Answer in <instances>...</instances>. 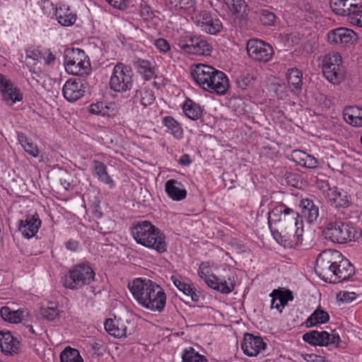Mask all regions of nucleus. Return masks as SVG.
I'll return each instance as SVG.
<instances>
[{"label": "nucleus", "instance_id": "nucleus-1", "mask_svg": "<svg viewBox=\"0 0 362 362\" xmlns=\"http://www.w3.org/2000/svg\"><path fill=\"white\" fill-rule=\"evenodd\" d=\"M315 262L316 273L325 281L341 282L355 273L353 264L337 250H324L317 256Z\"/></svg>", "mask_w": 362, "mask_h": 362}, {"label": "nucleus", "instance_id": "nucleus-2", "mask_svg": "<svg viewBox=\"0 0 362 362\" xmlns=\"http://www.w3.org/2000/svg\"><path fill=\"white\" fill-rule=\"evenodd\" d=\"M190 74L195 83L211 93L224 95L229 88L226 75L211 66L194 64L190 67Z\"/></svg>", "mask_w": 362, "mask_h": 362}, {"label": "nucleus", "instance_id": "nucleus-3", "mask_svg": "<svg viewBox=\"0 0 362 362\" xmlns=\"http://www.w3.org/2000/svg\"><path fill=\"white\" fill-rule=\"evenodd\" d=\"M299 214L282 204L276 206L269 214L268 223L274 238L279 242L288 238L289 230L293 232Z\"/></svg>", "mask_w": 362, "mask_h": 362}, {"label": "nucleus", "instance_id": "nucleus-4", "mask_svg": "<svg viewBox=\"0 0 362 362\" xmlns=\"http://www.w3.org/2000/svg\"><path fill=\"white\" fill-rule=\"evenodd\" d=\"M135 241L146 247L155 250L158 253L167 250L164 233L149 221L134 222L130 227Z\"/></svg>", "mask_w": 362, "mask_h": 362}, {"label": "nucleus", "instance_id": "nucleus-5", "mask_svg": "<svg viewBox=\"0 0 362 362\" xmlns=\"http://www.w3.org/2000/svg\"><path fill=\"white\" fill-rule=\"evenodd\" d=\"M64 58V65L67 73L81 76L90 74V59L83 50L79 48H66Z\"/></svg>", "mask_w": 362, "mask_h": 362}, {"label": "nucleus", "instance_id": "nucleus-6", "mask_svg": "<svg viewBox=\"0 0 362 362\" xmlns=\"http://www.w3.org/2000/svg\"><path fill=\"white\" fill-rule=\"evenodd\" d=\"M94 278L95 272L92 267L87 263H81L75 265L64 275L62 282L65 288L76 290L89 284Z\"/></svg>", "mask_w": 362, "mask_h": 362}, {"label": "nucleus", "instance_id": "nucleus-7", "mask_svg": "<svg viewBox=\"0 0 362 362\" xmlns=\"http://www.w3.org/2000/svg\"><path fill=\"white\" fill-rule=\"evenodd\" d=\"M132 68L122 62L114 66L110 78L109 85L112 90L117 93H125L130 90L134 85Z\"/></svg>", "mask_w": 362, "mask_h": 362}, {"label": "nucleus", "instance_id": "nucleus-8", "mask_svg": "<svg viewBox=\"0 0 362 362\" xmlns=\"http://www.w3.org/2000/svg\"><path fill=\"white\" fill-rule=\"evenodd\" d=\"M177 49L185 54L208 56L212 50L211 45L201 36L187 35L175 42Z\"/></svg>", "mask_w": 362, "mask_h": 362}, {"label": "nucleus", "instance_id": "nucleus-9", "mask_svg": "<svg viewBox=\"0 0 362 362\" xmlns=\"http://www.w3.org/2000/svg\"><path fill=\"white\" fill-rule=\"evenodd\" d=\"M322 72L329 82L334 84L340 83L344 77V71L341 57L339 52H331L324 57Z\"/></svg>", "mask_w": 362, "mask_h": 362}, {"label": "nucleus", "instance_id": "nucleus-10", "mask_svg": "<svg viewBox=\"0 0 362 362\" xmlns=\"http://www.w3.org/2000/svg\"><path fill=\"white\" fill-rule=\"evenodd\" d=\"M248 57L256 62L267 63L274 55L273 47L267 42L259 39H250L246 44Z\"/></svg>", "mask_w": 362, "mask_h": 362}, {"label": "nucleus", "instance_id": "nucleus-11", "mask_svg": "<svg viewBox=\"0 0 362 362\" xmlns=\"http://www.w3.org/2000/svg\"><path fill=\"white\" fill-rule=\"evenodd\" d=\"M303 340L312 345L319 346H328L334 345L339 346L341 341L340 337L338 333L333 331L331 334L327 331L312 330L305 333L303 335Z\"/></svg>", "mask_w": 362, "mask_h": 362}, {"label": "nucleus", "instance_id": "nucleus-12", "mask_svg": "<svg viewBox=\"0 0 362 362\" xmlns=\"http://www.w3.org/2000/svg\"><path fill=\"white\" fill-rule=\"evenodd\" d=\"M152 285L141 306L153 312L162 313L166 304V294L156 282Z\"/></svg>", "mask_w": 362, "mask_h": 362}, {"label": "nucleus", "instance_id": "nucleus-13", "mask_svg": "<svg viewBox=\"0 0 362 362\" xmlns=\"http://www.w3.org/2000/svg\"><path fill=\"white\" fill-rule=\"evenodd\" d=\"M0 93L3 101L10 107L21 102L23 99V95L20 88L1 74H0Z\"/></svg>", "mask_w": 362, "mask_h": 362}, {"label": "nucleus", "instance_id": "nucleus-14", "mask_svg": "<svg viewBox=\"0 0 362 362\" xmlns=\"http://www.w3.org/2000/svg\"><path fill=\"white\" fill-rule=\"evenodd\" d=\"M194 23L202 31L211 35H216L223 30L221 21L212 16L207 11H202L196 15Z\"/></svg>", "mask_w": 362, "mask_h": 362}, {"label": "nucleus", "instance_id": "nucleus-15", "mask_svg": "<svg viewBox=\"0 0 362 362\" xmlns=\"http://www.w3.org/2000/svg\"><path fill=\"white\" fill-rule=\"evenodd\" d=\"M324 233L326 238L330 239L332 242L340 244L350 241L352 238V233L349 226L341 222L327 223L324 230Z\"/></svg>", "mask_w": 362, "mask_h": 362}, {"label": "nucleus", "instance_id": "nucleus-16", "mask_svg": "<svg viewBox=\"0 0 362 362\" xmlns=\"http://www.w3.org/2000/svg\"><path fill=\"white\" fill-rule=\"evenodd\" d=\"M154 281L148 279L136 278L128 284V288L134 298L141 305L144 299L148 294Z\"/></svg>", "mask_w": 362, "mask_h": 362}, {"label": "nucleus", "instance_id": "nucleus-17", "mask_svg": "<svg viewBox=\"0 0 362 362\" xmlns=\"http://www.w3.org/2000/svg\"><path fill=\"white\" fill-rule=\"evenodd\" d=\"M85 84L80 78L69 79L64 83L62 93L69 102H75L85 94Z\"/></svg>", "mask_w": 362, "mask_h": 362}, {"label": "nucleus", "instance_id": "nucleus-18", "mask_svg": "<svg viewBox=\"0 0 362 362\" xmlns=\"http://www.w3.org/2000/svg\"><path fill=\"white\" fill-rule=\"evenodd\" d=\"M267 344L261 337H256L252 334L246 333L244 336L241 347L245 354L249 356H257L264 350Z\"/></svg>", "mask_w": 362, "mask_h": 362}, {"label": "nucleus", "instance_id": "nucleus-19", "mask_svg": "<svg viewBox=\"0 0 362 362\" xmlns=\"http://www.w3.org/2000/svg\"><path fill=\"white\" fill-rule=\"evenodd\" d=\"M129 322L124 321L122 319H107L105 324L106 332L115 337L121 338L132 334L133 327H129Z\"/></svg>", "mask_w": 362, "mask_h": 362}, {"label": "nucleus", "instance_id": "nucleus-20", "mask_svg": "<svg viewBox=\"0 0 362 362\" xmlns=\"http://www.w3.org/2000/svg\"><path fill=\"white\" fill-rule=\"evenodd\" d=\"M327 40L330 44H351L356 40V34L352 30L339 28L328 33Z\"/></svg>", "mask_w": 362, "mask_h": 362}, {"label": "nucleus", "instance_id": "nucleus-21", "mask_svg": "<svg viewBox=\"0 0 362 362\" xmlns=\"http://www.w3.org/2000/svg\"><path fill=\"white\" fill-rule=\"evenodd\" d=\"M40 226L41 220L37 214L28 215L25 219L19 221L18 230L24 237L30 238L37 233Z\"/></svg>", "mask_w": 362, "mask_h": 362}, {"label": "nucleus", "instance_id": "nucleus-22", "mask_svg": "<svg viewBox=\"0 0 362 362\" xmlns=\"http://www.w3.org/2000/svg\"><path fill=\"white\" fill-rule=\"evenodd\" d=\"M301 218L309 224H314L319 217V206L313 199H303L300 203Z\"/></svg>", "mask_w": 362, "mask_h": 362}, {"label": "nucleus", "instance_id": "nucleus-23", "mask_svg": "<svg viewBox=\"0 0 362 362\" xmlns=\"http://www.w3.org/2000/svg\"><path fill=\"white\" fill-rule=\"evenodd\" d=\"M326 197L337 208H348L352 204L351 196L344 190L339 191L336 187L327 192Z\"/></svg>", "mask_w": 362, "mask_h": 362}, {"label": "nucleus", "instance_id": "nucleus-24", "mask_svg": "<svg viewBox=\"0 0 362 362\" xmlns=\"http://www.w3.org/2000/svg\"><path fill=\"white\" fill-rule=\"evenodd\" d=\"M92 174L97 177L98 180L110 187L114 188L115 182L107 173L106 165L98 160H93L91 164Z\"/></svg>", "mask_w": 362, "mask_h": 362}, {"label": "nucleus", "instance_id": "nucleus-25", "mask_svg": "<svg viewBox=\"0 0 362 362\" xmlns=\"http://www.w3.org/2000/svg\"><path fill=\"white\" fill-rule=\"evenodd\" d=\"M155 99L154 92L150 88H144L136 90L132 97L131 101L135 107H137L139 103L143 106V108H146L151 105Z\"/></svg>", "mask_w": 362, "mask_h": 362}, {"label": "nucleus", "instance_id": "nucleus-26", "mask_svg": "<svg viewBox=\"0 0 362 362\" xmlns=\"http://www.w3.org/2000/svg\"><path fill=\"white\" fill-rule=\"evenodd\" d=\"M165 189L168 196L174 201H181L187 196L182 184L176 180H168L165 184Z\"/></svg>", "mask_w": 362, "mask_h": 362}, {"label": "nucleus", "instance_id": "nucleus-27", "mask_svg": "<svg viewBox=\"0 0 362 362\" xmlns=\"http://www.w3.org/2000/svg\"><path fill=\"white\" fill-rule=\"evenodd\" d=\"M133 65L144 80L149 81L156 78L155 66L151 61L137 58L133 61Z\"/></svg>", "mask_w": 362, "mask_h": 362}, {"label": "nucleus", "instance_id": "nucleus-28", "mask_svg": "<svg viewBox=\"0 0 362 362\" xmlns=\"http://www.w3.org/2000/svg\"><path fill=\"white\" fill-rule=\"evenodd\" d=\"M286 79L291 88V92L295 95H299L302 90L303 74L298 69H288Z\"/></svg>", "mask_w": 362, "mask_h": 362}, {"label": "nucleus", "instance_id": "nucleus-29", "mask_svg": "<svg viewBox=\"0 0 362 362\" xmlns=\"http://www.w3.org/2000/svg\"><path fill=\"white\" fill-rule=\"evenodd\" d=\"M54 13L59 23L63 26H70L76 22V15L71 11L67 5L56 7Z\"/></svg>", "mask_w": 362, "mask_h": 362}, {"label": "nucleus", "instance_id": "nucleus-30", "mask_svg": "<svg viewBox=\"0 0 362 362\" xmlns=\"http://www.w3.org/2000/svg\"><path fill=\"white\" fill-rule=\"evenodd\" d=\"M168 5L180 12L192 14L197 11V0H165Z\"/></svg>", "mask_w": 362, "mask_h": 362}, {"label": "nucleus", "instance_id": "nucleus-31", "mask_svg": "<svg viewBox=\"0 0 362 362\" xmlns=\"http://www.w3.org/2000/svg\"><path fill=\"white\" fill-rule=\"evenodd\" d=\"M182 110L186 117L194 121L201 118L203 115V109L199 104L189 98L185 101Z\"/></svg>", "mask_w": 362, "mask_h": 362}, {"label": "nucleus", "instance_id": "nucleus-32", "mask_svg": "<svg viewBox=\"0 0 362 362\" xmlns=\"http://www.w3.org/2000/svg\"><path fill=\"white\" fill-rule=\"evenodd\" d=\"M212 280L209 281V286L211 288L216 290L221 293L228 294L231 293L234 289V284L230 278L228 281L221 279L215 275H213Z\"/></svg>", "mask_w": 362, "mask_h": 362}, {"label": "nucleus", "instance_id": "nucleus-33", "mask_svg": "<svg viewBox=\"0 0 362 362\" xmlns=\"http://www.w3.org/2000/svg\"><path fill=\"white\" fill-rule=\"evenodd\" d=\"M27 313L23 309L13 310L7 306L2 307L0 310V315L5 320L11 323H19L24 319Z\"/></svg>", "mask_w": 362, "mask_h": 362}, {"label": "nucleus", "instance_id": "nucleus-34", "mask_svg": "<svg viewBox=\"0 0 362 362\" xmlns=\"http://www.w3.org/2000/svg\"><path fill=\"white\" fill-rule=\"evenodd\" d=\"M173 284L185 295L190 296L191 300L194 302H198L199 300V294L196 292V288L191 284H188L180 279L172 276L170 278Z\"/></svg>", "mask_w": 362, "mask_h": 362}, {"label": "nucleus", "instance_id": "nucleus-35", "mask_svg": "<svg viewBox=\"0 0 362 362\" xmlns=\"http://www.w3.org/2000/svg\"><path fill=\"white\" fill-rule=\"evenodd\" d=\"M162 124L167 129L166 132L172 134L175 138L181 139L183 136V129L172 116L163 117Z\"/></svg>", "mask_w": 362, "mask_h": 362}, {"label": "nucleus", "instance_id": "nucleus-36", "mask_svg": "<svg viewBox=\"0 0 362 362\" xmlns=\"http://www.w3.org/2000/svg\"><path fill=\"white\" fill-rule=\"evenodd\" d=\"M3 337V341L1 345V350L6 354H17L20 343L15 339L10 332H5V337Z\"/></svg>", "mask_w": 362, "mask_h": 362}, {"label": "nucleus", "instance_id": "nucleus-37", "mask_svg": "<svg viewBox=\"0 0 362 362\" xmlns=\"http://www.w3.org/2000/svg\"><path fill=\"white\" fill-rule=\"evenodd\" d=\"M329 320V315L328 313L319 307L306 320L305 324L307 327H312L317 324H325Z\"/></svg>", "mask_w": 362, "mask_h": 362}, {"label": "nucleus", "instance_id": "nucleus-38", "mask_svg": "<svg viewBox=\"0 0 362 362\" xmlns=\"http://www.w3.org/2000/svg\"><path fill=\"white\" fill-rule=\"evenodd\" d=\"M303 229L299 228L294 229L293 232L289 230L288 238H282L279 243L283 245L284 247H296L302 245L303 243Z\"/></svg>", "mask_w": 362, "mask_h": 362}, {"label": "nucleus", "instance_id": "nucleus-39", "mask_svg": "<svg viewBox=\"0 0 362 362\" xmlns=\"http://www.w3.org/2000/svg\"><path fill=\"white\" fill-rule=\"evenodd\" d=\"M330 7L337 15L346 16L347 19L352 14L351 6L348 0H330Z\"/></svg>", "mask_w": 362, "mask_h": 362}, {"label": "nucleus", "instance_id": "nucleus-40", "mask_svg": "<svg viewBox=\"0 0 362 362\" xmlns=\"http://www.w3.org/2000/svg\"><path fill=\"white\" fill-rule=\"evenodd\" d=\"M296 156L298 158V164L307 168L314 169L318 166L319 162L313 156L309 155L304 151H298Z\"/></svg>", "mask_w": 362, "mask_h": 362}, {"label": "nucleus", "instance_id": "nucleus-41", "mask_svg": "<svg viewBox=\"0 0 362 362\" xmlns=\"http://www.w3.org/2000/svg\"><path fill=\"white\" fill-rule=\"evenodd\" d=\"M61 362H83V359L76 349L67 346L60 354Z\"/></svg>", "mask_w": 362, "mask_h": 362}, {"label": "nucleus", "instance_id": "nucleus-42", "mask_svg": "<svg viewBox=\"0 0 362 362\" xmlns=\"http://www.w3.org/2000/svg\"><path fill=\"white\" fill-rule=\"evenodd\" d=\"M182 362H207L204 356L199 354L192 347H188L182 354Z\"/></svg>", "mask_w": 362, "mask_h": 362}, {"label": "nucleus", "instance_id": "nucleus-43", "mask_svg": "<svg viewBox=\"0 0 362 362\" xmlns=\"http://www.w3.org/2000/svg\"><path fill=\"white\" fill-rule=\"evenodd\" d=\"M41 315L49 321H54L59 317V311L57 306L52 303H49L46 307L41 308Z\"/></svg>", "mask_w": 362, "mask_h": 362}, {"label": "nucleus", "instance_id": "nucleus-44", "mask_svg": "<svg viewBox=\"0 0 362 362\" xmlns=\"http://www.w3.org/2000/svg\"><path fill=\"white\" fill-rule=\"evenodd\" d=\"M270 296H276L278 300L280 302V305H281V308H284L288 301L292 300L293 299V294L290 291H280L279 290L274 289L271 293Z\"/></svg>", "mask_w": 362, "mask_h": 362}, {"label": "nucleus", "instance_id": "nucleus-45", "mask_svg": "<svg viewBox=\"0 0 362 362\" xmlns=\"http://www.w3.org/2000/svg\"><path fill=\"white\" fill-rule=\"evenodd\" d=\"M362 116V109L357 106L346 107L343 111V117L345 121H353V118Z\"/></svg>", "mask_w": 362, "mask_h": 362}, {"label": "nucleus", "instance_id": "nucleus-46", "mask_svg": "<svg viewBox=\"0 0 362 362\" xmlns=\"http://www.w3.org/2000/svg\"><path fill=\"white\" fill-rule=\"evenodd\" d=\"M255 81V78L254 75L252 74L247 73L238 78L237 83L240 88L246 89L247 87L252 86Z\"/></svg>", "mask_w": 362, "mask_h": 362}, {"label": "nucleus", "instance_id": "nucleus-47", "mask_svg": "<svg viewBox=\"0 0 362 362\" xmlns=\"http://www.w3.org/2000/svg\"><path fill=\"white\" fill-rule=\"evenodd\" d=\"M260 22L265 25H274L276 21V16L268 10H262L259 15Z\"/></svg>", "mask_w": 362, "mask_h": 362}, {"label": "nucleus", "instance_id": "nucleus-48", "mask_svg": "<svg viewBox=\"0 0 362 362\" xmlns=\"http://www.w3.org/2000/svg\"><path fill=\"white\" fill-rule=\"evenodd\" d=\"M199 276L209 286L214 274H209V266L208 263L202 262L198 270Z\"/></svg>", "mask_w": 362, "mask_h": 362}, {"label": "nucleus", "instance_id": "nucleus-49", "mask_svg": "<svg viewBox=\"0 0 362 362\" xmlns=\"http://www.w3.org/2000/svg\"><path fill=\"white\" fill-rule=\"evenodd\" d=\"M228 8L234 14L239 13L244 6L243 0H223Z\"/></svg>", "mask_w": 362, "mask_h": 362}, {"label": "nucleus", "instance_id": "nucleus-50", "mask_svg": "<svg viewBox=\"0 0 362 362\" xmlns=\"http://www.w3.org/2000/svg\"><path fill=\"white\" fill-rule=\"evenodd\" d=\"M315 185L318 189L322 191L323 193H326V194H327V192H330L332 189L329 186L327 177L324 175H322V177H317L316 178Z\"/></svg>", "mask_w": 362, "mask_h": 362}, {"label": "nucleus", "instance_id": "nucleus-51", "mask_svg": "<svg viewBox=\"0 0 362 362\" xmlns=\"http://www.w3.org/2000/svg\"><path fill=\"white\" fill-rule=\"evenodd\" d=\"M107 107L104 105L103 102H96L90 105L89 112L97 115H105Z\"/></svg>", "mask_w": 362, "mask_h": 362}, {"label": "nucleus", "instance_id": "nucleus-52", "mask_svg": "<svg viewBox=\"0 0 362 362\" xmlns=\"http://www.w3.org/2000/svg\"><path fill=\"white\" fill-rule=\"evenodd\" d=\"M22 146L25 151L34 158L39 156V150L37 146L31 141H29L26 138L22 141Z\"/></svg>", "mask_w": 362, "mask_h": 362}, {"label": "nucleus", "instance_id": "nucleus-53", "mask_svg": "<svg viewBox=\"0 0 362 362\" xmlns=\"http://www.w3.org/2000/svg\"><path fill=\"white\" fill-rule=\"evenodd\" d=\"M44 49H42L40 47H30L25 52L26 57L28 58H30L33 60H38L42 59V56H44Z\"/></svg>", "mask_w": 362, "mask_h": 362}, {"label": "nucleus", "instance_id": "nucleus-54", "mask_svg": "<svg viewBox=\"0 0 362 362\" xmlns=\"http://www.w3.org/2000/svg\"><path fill=\"white\" fill-rule=\"evenodd\" d=\"M102 341H95L92 343H88L86 344V349L88 352L91 354L92 355H100L102 352Z\"/></svg>", "mask_w": 362, "mask_h": 362}, {"label": "nucleus", "instance_id": "nucleus-55", "mask_svg": "<svg viewBox=\"0 0 362 362\" xmlns=\"http://www.w3.org/2000/svg\"><path fill=\"white\" fill-rule=\"evenodd\" d=\"M348 21L350 23L362 28V8L352 12Z\"/></svg>", "mask_w": 362, "mask_h": 362}, {"label": "nucleus", "instance_id": "nucleus-56", "mask_svg": "<svg viewBox=\"0 0 362 362\" xmlns=\"http://www.w3.org/2000/svg\"><path fill=\"white\" fill-rule=\"evenodd\" d=\"M154 45L162 53H167L170 50V46L168 42L164 38L156 40Z\"/></svg>", "mask_w": 362, "mask_h": 362}, {"label": "nucleus", "instance_id": "nucleus-57", "mask_svg": "<svg viewBox=\"0 0 362 362\" xmlns=\"http://www.w3.org/2000/svg\"><path fill=\"white\" fill-rule=\"evenodd\" d=\"M106 1L114 8L119 10L126 9L130 3V0H106Z\"/></svg>", "mask_w": 362, "mask_h": 362}, {"label": "nucleus", "instance_id": "nucleus-58", "mask_svg": "<svg viewBox=\"0 0 362 362\" xmlns=\"http://www.w3.org/2000/svg\"><path fill=\"white\" fill-rule=\"evenodd\" d=\"M44 56L42 59L45 60V63L47 65H53L56 61V56L49 50L44 49Z\"/></svg>", "mask_w": 362, "mask_h": 362}, {"label": "nucleus", "instance_id": "nucleus-59", "mask_svg": "<svg viewBox=\"0 0 362 362\" xmlns=\"http://www.w3.org/2000/svg\"><path fill=\"white\" fill-rule=\"evenodd\" d=\"M41 8L47 15H49L54 11V4L51 0H42Z\"/></svg>", "mask_w": 362, "mask_h": 362}, {"label": "nucleus", "instance_id": "nucleus-60", "mask_svg": "<svg viewBox=\"0 0 362 362\" xmlns=\"http://www.w3.org/2000/svg\"><path fill=\"white\" fill-rule=\"evenodd\" d=\"M140 14L144 18L148 19L152 18L153 11L148 5H141Z\"/></svg>", "mask_w": 362, "mask_h": 362}, {"label": "nucleus", "instance_id": "nucleus-61", "mask_svg": "<svg viewBox=\"0 0 362 362\" xmlns=\"http://www.w3.org/2000/svg\"><path fill=\"white\" fill-rule=\"evenodd\" d=\"M356 298V293L354 292L344 291L340 294V300L343 302H351Z\"/></svg>", "mask_w": 362, "mask_h": 362}, {"label": "nucleus", "instance_id": "nucleus-62", "mask_svg": "<svg viewBox=\"0 0 362 362\" xmlns=\"http://www.w3.org/2000/svg\"><path fill=\"white\" fill-rule=\"evenodd\" d=\"M304 360L306 361H313V362H324L325 357L321 356H317L316 354H305L303 356Z\"/></svg>", "mask_w": 362, "mask_h": 362}, {"label": "nucleus", "instance_id": "nucleus-63", "mask_svg": "<svg viewBox=\"0 0 362 362\" xmlns=\"http://www.w3.org/2000/svg\"><path fill=\"white\" fill-rule=\"evenodd\" d=\"M66 247L67 250L75 252L79 248V243L76 240H70L66 243Z\"/></svg>", "mask_w": 362, "mask_h": 362}, {"label": "nucleus", "instance_id": "nucleus-64", "mask_svg": "<svg viewBox=\"0 0 362 362\" xmlns=\"http://www.w3.org/2000/svg\"><path fill=\"white\" fill-rule=\"evenodd\" d=\"M348 1L353 13L362 8V0H348Z\"/></svg>", "mask_w": 362, "mask_h": 362}]
</instances>
